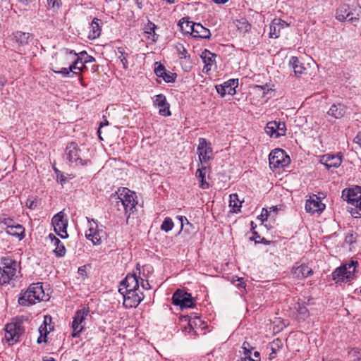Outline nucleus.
Wrapping results in <instances>:
<instances>
[{"label": "nucleus", "mask_w": 361, "mask_h": 361, "mask_svg": "<svg viewBox=\"0 0 361 361\" xmlns=\"http://www.w3.org/2000/svg\"><path fill=\"white\" fill-rule=\"evenodd\" d=\"M49 300V295L45 294L42 283L31 284L25 291H21L18 298V303L23 306H29L40 301Z\"/></svg>", "instance_id": "nucleus-1"}, {"label": "nucleus", "mask_w": 361, "mask_h": 361, "mask_svg": "<svg viewBox=\"0 0 361 361\" xmlns=\"http://www.w3.org/2000/svg\"><path fill=\"white\" fill-rule=\"evenodd\" d=\"M341 197L351 205L348 211L355 218L361 216V186L355 185L342 190Z\"/></svg>", "instance_id": "nucleus-2"}, {"label": "nucleus", "mask_w": 361, "mask_h": 361, "mask_svg": "<svg viewBox=\"0 0 361 361\" xmlns=\"http://www.w3.org/2000/svg\"><path fill=\"white\" fill-rule=\"evenodd\" d=\"M358 266V262L350 260L341 267L336 268L332 273V279L336 283L350 282L355 278L356 268Z\"/></svg>", "instance_id": "nucleus-3"}, {"label": "nucleus", "mask_w": 361, "mask_h": 361, "mask_svg": "<svg viewBox=\"0 0 361 361\" xmlns=\"http://www.w3.org/2000/svg\"><path fill=\"white\" fill-rule=\"evenodd\" d=\"M18 264L9 257L0 259V285H6L13 279L16 274Z\"/></svg>", "instance_id": "nucleus-4"}, {"label": "nucleus", "mask_w": 361, "mask_h": 361, "mask_svg": "<svg viewBox=\"0 0 361 361\" xmlns=\"http://www.w3.org/2000/svg\"><path fill=\"white\" fill-rule=\"evenodd\" d=\"M116 195L119 200V201L117 202V204H118L121 203L125 210L126 214H128L127 216L128 223L130 214L133 212L137 203L135 200V193L127 188H121L117 190Z\"/></svg>", "instance_id": "nucleus-5"}, {"label": "nucleus", "mask_w": 361, "mask_h": 361, "mask_svg": "<svg viewBox=\"0 0 361 361\" xmlns=\"http://www.w3.org/2000/svg\"><path fill=\"white\" fill-rule=\"evenodd\" d=\"M269 166L271 169L284 168L290 163V159L282 149H275L269 155Z\"/></svg>", "instance_id": "nucleus-6"}, {"label": "nucleus", "mask_w": 361, "mask_h": 361, "mask_svg": "<svg viewBox=\"0 0 361 361\" xmlns=\"http://www.w3.org/2000/svg\"><path fill=\"white\" fill-rule=\"evenodd\" d=\"M24 333V329L20 323L11 322L5 326V340L9 345H12L19 341L20 336Z\"/></svg>", "instance_id": "nucleus-7"}, {"label": "nucleus", "mask_w": 361, "mask_h": 361, "mask_svg": "<svg viewBox=\"0 0 361 361\" xmlns=\"http://www.w3.org/2000/svg\"><path fill=\"white\" fill-rule=\"evenodd\" d=\"M90 310L88 307H84L78 310L74 317L72 322V337L78 338L82 331L85 329V321L86 317L89 315Z\"/></svg>", "instance_id": "nucleus-8"}, {"label": "nucleus", "mask_w": 361, "mask_h": 361, "mask_svg": "<svg viewBox=\"0 0 361 361\" xmlns=\"http://www.w3.org/2000/svg\"><path fill=\"white\" fill-rule=\"evenodd\" d=\"M172 303L176 306H179L183 310L192 307L195 305V300L190 293L178 289L172 296Z\"/></svg>", "instance_id": "nucleus-9"}, {"label": "nucleus", "mask_w": 361, "mask_h": 361, "mask_svg": "<svg viewBox=\"0 0 361 361\" xmlns=\"http://www.w3.org/2000/svg\"><path fill=\"white\" fill-rule=\"evenodd\" d=\"M184 24H185V28L190 30V33L192 37L203 39H209L210 37V30L204 27L202 24L188 20H186L185 22L180 21V26L181 27V29L184 28Z\"/></svg>", "instance_id": "nucleus-10"}, {"label": "nucleus", "mask_w": 361, "mask_h": 361, "mask_svg": "<svg viewBox=\"0 0 361 361\" xmlns=\"http://www.w3.org/2000/svg\"><path fill=\"white\" fill-rule=\"evenodd\" d=\"M51 222L57 235L63 239L68 237L67 233L68 220L63 212L61 211L55 214L52 218Z\"/></svg>", "instance_id": "nucleus-11"}, {"label": "nucleus", "mask_w": 361, "mask_h": 361, "mask_svg": "<svg viewBox=\"0 0 361 361\" xmlns=\"http://www.w3.org/2000/svg\"><path fill=\"white\" fill-rule=\"evenodd\" d=\"M65 158L71 163L78 165H85L87 161L80 157V149L75 142L68 144L65 149Z\"/></svg>", "instance_id": "nucleus-12"}, {"label": "nucleus", "mask_w": 361, "mask_h": 361, "mask_svg": "<svg viewBox=\"0 0 361 361\" xmlns=\"http://www.w3.org/2000/svg\"><path fill=\"white\" fill-rule=\"evenodd\" d=\"M123 295V305L127 308L136 307L142 301L145 295L139 290H131L121 293Z\"/></svg>", "instance_id": "nucleus-13"}, {"label": "nucleus", "mask_w": 361, "mask_h": 361, "mask_svg": "<svg viewBox=\"0 0 361 361\" xmlns=\"http://www.w3.org/2000/svg\"><path fill=\"white\" fill-rule=\"evenodd\" d=\"M199 144L197 147V154L201 164L207 163L210 159H213L212 148L209 142L205 138H199Z\"/></svg>", "instance_id": "nucleus-14"}, {"label": "nucleus", "mask_w": 361, "mask_h": 361, "mask_svg": "<svg viewBox=\"0 0 361 361\" xmlns=\"http://www.w3.org/2000/svg\"><path fill=\"white\" fill-rule=\"evenodd\" d=\"M139 279L135 274H128L121 283L119 292L139 290Z\"/></svg>", "instance_id": "nucleus-15"}, {"label": "nucleus", "mask_w": 361, "mask_h": 361, "mask_svg": "<svg viewBox=\"0 0 361 361\" xmlns=\"http://www.w3.org/2000/svg\"><path fill=\"white\" fill-rule=\"evenodd\" d=\"M238 85V79H231L224 82L221 85H216V90L221 97H224L226 94L233 95L235 94V88Z\"/></svg>", "instance_id": "nucleus-16"}, {"label": "nucleus", "mask_w": 361, "mask_h": 361, "mask_svg": "<svg viewBox=\"0 0 361 361\" xmlns=\"http://www.w3.org/2000/svg\"><path fill=\"white\" fill-rule=\"evenodd\" d=\"M154 106H157L159 114L163 116H169L171 115L170 111V104L167 102L166 97L162 94L154 96L153 100Z\"/></svg>", "instance_id": "nucleus-17"}, {"label": "nucleus", "mask_w": 361, "mask_h": 361, "mask_svg": "<svg viewBox=\"0 0 361 361\" xmlns=\"http://www.w3.org/2000/svg\"><path fill=\"white\" fill-rule=\"evenodd\" d=\"M320 163L324 164L326 169L338 168L342 163V156L338 154H326L323 155L320 159Z\"/></svg>", "instance_id": "nucleus-18"}, {"label": "nucleus", "mask_w": 361, "mask_h": 361, "mask_svg": "<svg viewBox=\"0 0 361 361\" xmlns=\"http://www.w3.org/2000/svg\"><path fill=\"white\" fill-rule=\"evenodd\" d=\"M348 109V107L343 103L333 104L327 111V115L335 119H341L343 118Z\"/></svg>", "instance_id": "nucleus-19"}, {"label": "nucleus", "mask_w": 361, "mask_h": 361, "mask_svg": "<svg viewBox=\"0 0 361 361\" xmlns=\"http://www.w3.org/2000/svg\"><path fill=\"white\" fill-rule=\"evenodd\" d=\"M93 224H95V228L90 224L89 229L85 233V237L91 240L95 245H100L102 243V238L104 237V232L102 230L97 229V225L94 221Z\"/></svg>", "instance_id": "nucleus-20"}, {"label": "nucleus", "mask_w": 361, "mask_h": 361, "mask_svg": "<svg viewBox=\"0 0 361 361\" xmlns=\"http://www.w3.org/2000/svg\"><path fill=\"white\" fill-rule=\"evenodd\" d=\"M325 209V204L322 202L320 199L314 195L310 200H307L305 203V210L309 213H319Z\"/></svg>", "instance_id": "nucleus-21"}, {"label": "nucleus", "mask_w": 361, "mask_h": 361, "mask_svg": "<svg viewBox=\"0 0 361 361\" xmlns=\"http://www.w3.org/2000/svg\"><path fill=\"white\" fill-rule=\"evenodd\" d=\"M82 58L79 56H77L76 59H71V63L69 65V67L67 68H62L61 70H54L51 69L55 73L61 74L63 77H68L70 76L71 73H72V76L75 75H78L79 73L78 71H75V69L78 68V65L81 63Z\"/></svg>", "instance_id": "nucleus-22"}, {"label": "nucleus", "mask_w": 361, "mask_h": 361, "mask_svg": "<svg viewBox=\"0 0 361 361\" xmlns=\"http://www.w3.org/2000/svg\"><path fill=\"white\" fill-rule=\"evenodd\" d=\"M313 274L312 269L307 265L302 264L298 266H293L291 274L293 278L297 279H303Z\"/></svg>", "instance_id": "nucleus-23"}, {"label": "nucleus", "mask_w": 361, "mask_h": 361, "mask_svg": "<svg viewBox=\"0 0 361 361\" xmlns=\"http://www.w3.org/2000/svg\"><path fill=\"white\" fill-rule=\"evenodd\" d=\"M287 26H288V24L284 20H283L280 18L274 19L269 26L270 37L278 38L280 35L281 30Z\"/></svg>", "instance_id": "nucleus-24"}, {"label": "nucleus", "mask_w": 361, "mask_h": 361, "mask_svg": "<svg viewBox=\"0 0 361 361\" xmlns=\"http://www.w3.org/2000/svg\"><path fill=\"white\" fill-rule=\"evenodd\" d=\"M102 25L103 22L101 19L97 18H93L90 25L88 38L90 39H95L98 38L101 35Z\"/></svg>", "instance_id": "nucleus-25"}, {"label": "nucleus", "mask_w": 361, "mask_h": 361, "mask_svg": "<svg viewBox=\"0 0 361 361\" xmlns=\"http://www.w3.org/2000/svg\"><path fill=\"white\" fill-rule=\"evenodd\" d=\"M48 238L50 240L53 246L55 247L54 249L55 255L58 257L65 256L66 250L64 244L52 233L49 234Z\"/></svg>", "instance_id": "nucleus-26"}, {"label": "nucleus", "mask_w": 361, "mask_h": 361, "mask_svg": "<svg viewBox=\"0 0 361 361\" xmlns=\"http://www.w3.org/2000/svg\"><path fill=\"white\" fill-rule=\"evenodd\" d=\"M200 56L203 63H204L202 71L204 73H208L215 62L216 54L212 53L207 49H205L202 52Z\"/></svg>", "instance_id": "nucleus-27"}, {"label": "nucleus", "mask_w": 361, "mask_h": 361, "mask_svg": "<svg viewBox=\"0 0 361 361\" xmlns=\"http://www.w3.org/2000/svg\"><path fill=\"white\" fill-rule=\"evenodd\" d=\"M289 66L293 68L295 75L302 74L306 70L304 64L300 61L298 57L291 56L289 60Z\"/></svg>", "instance_id": "nucleus-28"}, {"label": "nucleus", "mask_w": 361, "mask_h": 361, "mask_svg": "<svg viewBox=\"0 0 361 361\" xmlns=\"http://www.w3.org/2000/svg\"><path fill=\"white\" fill-rule=\"evenodd\" d=\"M206 166H202L201 168H199L196 171V177L200 180V188L206 190L209 188V183L206 181L205 176H206Z\"/></svg>", "instance_id": "nucleus-29"}, {"label": "nucleus", "mask_w": 361, "mask_h": 361, "mask_svg": "<svg viewBox=\"0 0 361 361\" xmlns=\"http://www.w3.org/2000/svg\"><path fill=\"white\" fill-rule=\"evenodd\" d=\"M353 14L349 11V6L344 4L341 5L336 10V18L339 21H344L348 19Z\"/></svg>", "instance_id": "nucleus-30"}, {"label": "nucleus", "mask_w": 361, "mask_h": 361, "mask_svg": "<svg viewBox=\"0 0 361 361\" xmlns=\"http://www.w3.org/2000/svg\"><path fill=\"white\" fill-rule=\"evenodd\" d=\"M6 233L11 235L18 238L19 240H22L25 237V228L19 224H16L11 228H8L6 230Z\"/></svg>", "instance_id": "nucleus-31"}, {"label": "nucleus", "mask_w": 361, "mask_h": 361, "mask_svg": "<svg viewBox=\"0 0 361 361\" xmlns=\"http://www.w3.org/2000/svg\"><path fill=\"white\" fill-rule=\"evenodd\" d=\"M47 317H45L44 322L40 325L39 327V336L37 338V343L40 344L42 343H47V336L49 334V331L47 329Z\"/></svg>", "instance_id": "nucleus-32"}, {"label": "nucleus", "mask_w": 361, "mask_h": 361, "mask_svg": "<svg viewBox=\"0 0 361 361\" xmlns=\"http://www.w3.org/2000/svg\"><path fill=\"white\" fill-rule=\"evenodd\" d=\"M234 24L237 27L238 30L243 33H245L250 31L251 29V25L249 23L247 20L244 18L235 20L234 21Z\"/></svg>", "instance_id": "nucleus-33"}, {"label": "nucleus", "mask_w": 361, "mask_h": 361, "mask_svg": "<svg viewBox=\"0 0 361 361\" xmlns=\"http://www.w3.org/2000/svg\"><path fill=\"white\" fill-rule=\"evenodd\" d=\"M229 200V206L232 207L234 212L240 211L242 202L239 200L238 195L236 193L231 194Z\"/></svg>", "instance_id": "nucleus-34"}, {"label": "nucleus", "mask_w": 361, "mask_h": 361, "mask_svg": "<svg viewBox=\"0 0 361 361\" xmlns=\"http://www.w3.org/2000/svg\"><path fill=\"white\" fill-rule=\"evenodd\" d=\"M30 37V33L23 32L21 31H17L14 34V38L16 41L21 45L27 44Z\"/></svg>", "instance_id": "nucleus-35"}, {"label": "nucleus", "mask_w": 361, "mask_h": 361, "mask_svg": "<svg viewBox=\"0 0 361 361\" xmlns=\"http://www.w3.org/2000/svg\"><path fill=\"white\" fill-rule=\"evenodd\" d=\"M156 28L157 25L151 21H149L145 27V32L148 35L149 38L152 36V39L154 42H156L157 38L155 33Z\"/></svg>", "instance_id": "nucleus-36"}, {"label": "nucleus", "mask_w": 361, "mask_h": 361, "mask_svg": "<svg viewBox=\"0 0 361 361\" xmlns=\"http://www.w3.org/2000/svg\"><path fill=\"white\" fill-rule=\"evenodd\" d=\"M274 123V127H276L277 130L276 136L281 137L284 136L286 132V124L284 122L281 121H273Z\"/></svg>", "instance_id": "nucleus-37"}, {"label": "nucleus", "mask_w": 361, "mask_h": 361, "mask_svg": "<svg viewBox=\"0 0 361 361\" xmlns=\"http://www.w3.org/2000/svg\"><path fill=\"white\" fill-rule=\"evenodd\" d=\"M294 309L299 313L302 319H305L308 316V310L304 303H295Z\"/></svg>", "instance_id": "nucleus-38"}, {"label": "nucleus", "mask_w": 361, "mask_h": 361, "mask_svg": "<svg viewBox=\"0 0 361 361\" xmlns=\"http://www.w3.org/2000/svg\"><path fill=\"white\" fill-rule=\"evenodd\" d=\"M264 130H265L266 133L271 137H274V138L279 137V136L276 135L277 134V130H276V127H274V123L273 121L267 123V124L264 128Z\"/></svg>", "instance_id": "nucleus-39"}, {"label": "nucleus", "mask_w": 361, "mask_h": 361, "mask_svg": "<svg viewBox=\"0 0 361 361\" xmlns=\"http://www.w3.org/2000/svg\"><path fill=\"white\" fill-rule=\"evenodd\" d=\"M65 59L66 60L68 61L69 60V58L73 55V57L72 59H76L77 56H80L82 58V61L83 60V59L85 58L86 55L87 54V52L85 51H81L80 53L79 54H77L74 50H69V49H66L65 51Z\"/></svg>", "instance_id": "nucleus-40"}, {"label": "nucleus", "mask_w": 361, "mask_h": 361, "mask_svg": "<svg viewBox=\"0 0 361 361\" xmlns=\"http://www.w3.org/2000/svg\"><path fill=\"white\" fill-rule=\"evenodd\" d=\"M0 221L1 223H2L6 226V230L8 228H11L12 226H15L17 224L13 218L5 214L1 216Z\"/></svg>", "instance_id": "nucleus-41"}, {"label": "nucleus", "mask_w": 361, "mask_h": 361, "mask_svg": "<svg viewBox=\"0 0 361 361\" xmlns=\"http://www.w3.org/2000/svg\"><path fill=\"white\" fill-rule=\"evenodd\" d=\"M116 55L118 58L120 59L121 62L123 64V68L127 69L128 68V60L127 56L128 54H126L122 48H118L116 51Z\"/></svg>", "instance_id": "nucleus-42"}, {"label": "nucleus", "mask_w": 361, "mask_h": 361, "mask_svg": "<svg viewBox=\"0 0 361 361\" xmlns=\"http://www.w3.org/2000/svg\"><path fill=\"white\" fill-rule=\"evenodd\" d=\"M173 228V222L170 217H166L161 225V229L165 232L171 231Z\"/></svg>", "instance_id": "nucleus-43"}, {"label": "nucleus", "mask_w": 361, "mask_h": 361, "mask_svg": "<svg viewBox=\"0 0 361 361\" xmlns=\"http://www.w3.org/2000/svg\"><path fill=\"white\" fill-rule=\"evenodd\" d=\"M357 238V234L353 231H350L347 233L345 238V243L349 245H353L356 243Z\"/></svg>", "instance_id": "nucleus-44"}, {"label": "nucleus", "mask_w": 361, "mask_h": 361, "mask_svg": "<svg viewBox=\"0 0 361 361\" xmlns=\"http://www.w3.org/2000/svg\"><path fill=\"white\" fill-rule=\"evenodd\" d=\"M176 73H173L166 70L163 76H161V78H162L166 82H173L176 80Z\"/></svg>", "instance_id": "nucleus-45"}, {"label": "nucleus", "mask_w": 361, "mask_h": 361, "mask_svg": "<svg viewBox=\"0 0 361 361\" xmlns=\"http://www.w3.org/2000/svg\"><path fill=\"white\" fill-rule=\"evenodd\" d=\"M165 71L166 68L162 64L159 62L154 63V73L157 77L161 78V76H163Z\"/></svg>", "instance_id": "nucleus-46"}, {"label": "nucleus", "mask_w": 361, "mask_h": 361, "mask_svg": "<svg viewBox=\"0 0 361 361\" xmlns=\"http://www.w3.org/2000/svg\"><path fill=\"white\" fill-rule=\"evenodd\" d=\"M177 51L178 53V56L180 59H186L189 56L188 55V51L185 49V47L180 44L178 47H177Z\"/></svg>", "instance_id": "nucleus-47"}, {"label": "nucleus", "mask_w": 361, "mask_h": 361, "mask_svg": "<svg viewBox=\"0 0 361 361\" xmlns=\"http://www.w3.org/2000/svg\"><path fill=\"white\" fill-rule=\"evenodd\" d=\"M198 323H202V321L200 320V318L196 317L192 321L190 320L189 324H188V327L186 328L185 329L187 330L188 329L189 333H190L191 331L195 332L192 325L194 324L195 326H197L198 324Z\"/></svg>", "instance_id": "nucleus-48"}, {"label": "nucleus", "mask_w": 361, "mask_h": 361, "mask_svg": "<svg viewBox=\"0 0 361 361\" xmlns=\"http://www.w3.org/2000/svg\"><path fill=\"white\" fill-rule=\"evenodd\" d=\"M86 63H84V61H82L81 60V63H80L78 65V68L75 69V71L78 70V75H75L76 76H78L80 78V80H81V73L82 72H85L87 68L85 65Z\"/></svg>", "instance_id": "nucleus-49"}, {"label": "nucleus", "mask_w": 361, "mask_h": 361, "mask_svg": "<svg viewBox=\"0 0 361 361\" xmlns=\"http://www.w3.org/2000/svg\"><path fill=\"white\" fill-rule=\"evenodd\" d=\"M233 283L239 288H245L246 285L243 278L238 277L236 280H233Z\"/></svg>", "instance_id": "nucleus-50"}, {"label": "nucleus", "mask_w": 361, "mask_h": 361, "mask_svg": "<svg viewBox=\"0 0 361 361\" xmlns=\"http://www.w3.org/2000/svg\"><path fill=\"white\" fill-rule=\"evenodd\" d=\"M242 348H243V349L244 350L245 357V356L251 357L252 352L249 349L250 344L248 343H247V342H244L243 344V347Z\"/></svg>", "instance_id": "nucleus-51"}, {"label": "nucleus", "mask_w": 361, "mask_h": 361, "mask_svg": "<svg viewBox=\"0 0 361 361\" xmlns=\"http://www.w3.org/2000/svg\"><path fill=\"white\" fill-rule=\"evenodd\" d=\"M268 216H269V211L267 209H264V208L262 209V213H261V214L259 216V219L262 222H264V221L267 220Z\"/></svg>", "instance_id": "nucleus-52"}, {"label": "nucleus", "mask_w": 361, "mask_h": 361, "mask_svg": "<svg viewBox=\"0 0 361 361\" xmlns=\"http://www.w3.org/2000/svg\"><path fill=\"white\" fill-rule=\"evenodd\" d=\"M48 6L50 8H59V0H47Z\"/></svg>", "instance_id": "nucleus-53"}, {"label": "nucleus", "mask_w": 361, "mask_h": 361, "mask_svg": "<svg viewBox=\"0 0 361 361\" xmlns=\"http://www.w3.org/2000/svg\"><path fill=\"white\" fill-rule=\"evenodd\" d=\"M360 15L357 13V16H355V17H353V16H350L349 18H348V20L350 21L352 24H353L354 26H357V23L359 21V18Z\"/></svg>", "instance_id": "nucleus-54"}, {"label": "nucleus", "mask_w": 361, "mask_h": 361, "mask_svg": "<svg viewBox=\"0 0 361 361\" xmlns=\"http://www.w3.org/2000/svg\"><path fill=\"white\" fill-rule=\"evenodd\" d=\"M260 239H261L260 235L256 231H254L252 233V236L250 237V240H254L255 242V243H259Z\"/></svg>", "instance_id": "nucleus-55"}, {"label": "nucleus", "mask_w": 361, "mask_h": 361, "mask_svg": "<svg viewBox=\"0 0 361 361\" xmlns=\"http://www.w3.org/2000/svg\"><path fill=\"white\" fill-rule=\"evenodd\" d=\"M178 220L180 221V224H181V228H183V226H184V224L186 223L188 224H189V221L187 219V218L185 216H178Z\"/></svg>", "instance_id": "nucleus-56"}, {"label": "nucleus", "mask_w": 361, "mask_h": 361, "mask_svg": "<svg viewBox=\"0 0 361 361\" xmlns=\"http://www.w3.org/2000/svg\"><path fill=\"white\" fill-rule=\"evenodd\" d=\"M141 286L145 290H149L151 288L149 283L147 281H144L142 279H141Z\"/></svg>", "instance_id": "nucleus-57"}, {"label": "nucleus", "mask_w": 361, "mask_h": 361, "mask_svg": "<svg viewBox=\"0 0 361 361\" xmlns=\"http://www.w3.org/2000/svg\"><path fill=\"white\" fill-rule=\"evenodd\" d=\"M95 61V59L90 56L88 54L86 55L85 58L84 59V63H90Z\"/></svg>", "instance_id": "nucleus-58"}, {"label": "nucleus", "mask_w": 361, "mask_h": 361, "mask_svg": "<svg viewBox=\"0 0 361 361\" xmlns=\"http://www.w3.org/2000/svg\"><path fill=\"white\" fill-rule=\"evenodd\" d=\"M279 341H277V342H273L272 343V345H271V350H272V352L270 353L269 355V357L271 359L272 358H274L275 357V354H276V351H275V348L274 347V345H276V346H278V343Z\"/></svg>", "instance_id": "nucleus-59"}, {"label": "nucleus", "mask_w": 361, "mask_h": 361, "mask_svg": "<svg viewBox=\"0 0 361 361\" xmlns=\"http://www.w3.org/2000/svg\"><path fill=\"white\" fill-rule=\"evenodd\" d=\"M354 142L361 146V132H359L355 137Z\"/></svg>", "instance_id": "nucleus-60"}, {"label": "nucleus", "mask_w": 361, "mask_h": 361, "mask_svg": "<svg viewBox=\"0 0 361 361\" xmlns=\"http://www.w3.org/2000/svg\"><path fill=\"white\" fill-rule=\"evenodd\" d=\"M238 361H257L255 359L252 358L250 356H245L244 357H241L240 360Z\"/></svg>", "instance_id": "nucleus-61"}, {"label": "nucleus", "mask_w": 361, "mask_h": 361, "mask_svg": "<svg viewBox=\"0 0 361 361\" xmlns=\"http://www.w3.org/2000/svg\"><path fill=\"white\" fill-rule=\"evenodd\" d=\"M26 205L29 208H33L34 206H35V204L33 201H31V202L27 201V203H26Z\"/></svg>", "instance_id": "nucleus-62"}, {"label": "nucleus", "mask_w": 361, "mask_h": 361, "mask_svg": "<svg viewBox=\"0 0 361 361\" xmlns=\"http://www.w3.org/2000/svg\"><path fill=\"white\" fill-rule=\"evenodd\" d=\"M261 240H259V243H262L264 245H269L270 244V242L268 241L267 240H266L265 238H262L260 239Z\"/></svg>", "instance_id": "nucleus-63"}, {"label": "nucleus", "mask_w": 361, "mask_h": 361, "mask_svg": "<svg viewBox=\"0 0 361 361\" xmlns=\"http://www.w3.org/2000/svg\"><path fill=\"white\" fill-rule=\"evenodd\" d=\"M214 2L216 3V4H225L226 2H227L228 0H212Z\"/></svg>", "instance_id": "nucleus-64"}]
</instances>
